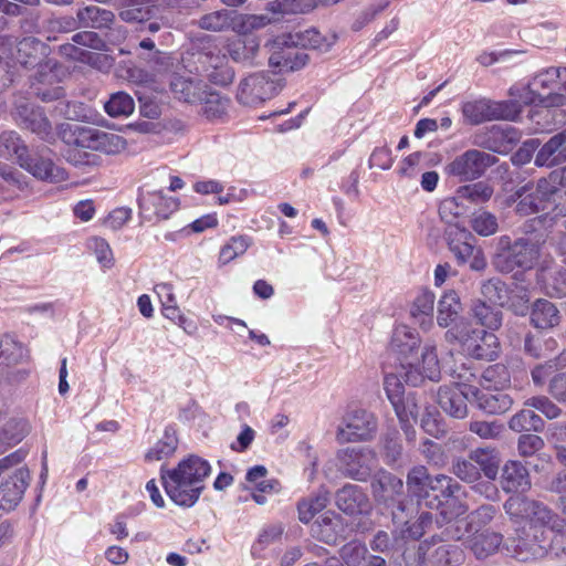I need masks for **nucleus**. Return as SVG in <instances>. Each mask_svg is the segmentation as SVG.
I'll return each instance as SVG.
<instances>
[{
    "label": "nucleus",
    "instance_id": "21",
    "mask_svg": "<svg viewBox=\"0 0 566 566\" xmlns=\"http://www.w3.org/2000/svg\"><path fill=\"white\" fill-rule=\"evenodd\" d=\"M537 282L551 295L566 296V268L552 259H543L536 271Z\"/></svg>",
    "mask_w": 566,
    "mask_h": 566
},
{
    "label": "nucleus",
    "instance_id": "7",
    "mask_svg": "<svg viewBox=\"0 0 566 566\" xmlns=\"http://www.w3.org/2000/svg\"><path fill=\"white\" fill-rule=\"evenodd\" d=\"M376 417L361 408L347 409L335 431L338 443L363 442L371 440L377 432Z\"/></svg>",
    "mask_w": 566,
    "mask_h": 566
},
{
    "label": "nucleus",
    "instance_id": "37",
    "mask_svg": "<svg viewBox=\"0 0 566 566\" xmlns=\"http://www.w3.org/2000/svg\"><path fill=\"white\" fill-rule=\"evenodd\" d=\"M464 353L476 359L493 360L497 356V338L494 334L484 329L478 332Z\"/></svg>",
    "mask_w": 566,
    "mask_h": 566
},
{
    "label": "nucleus",
    "instance_id": "62",
    "mask_svg": "<svg viewBox=\"0 0 566 566\" xmlns=\"http://www.w3.org/2000/svg\"><path fill=\"white\" fill-rule=\"evenodd\" d=\"M249 240L244 237L232 238L220 251V261L223 264L229 263L237 256L243 254L248 247Z\"/></svg>",
    "mask_w": 566,
    "mask_h": 566
},
{
    "label": "nucleus",
    "instance_id": "47",
    "mask_svg": "<svg viewBox=\"0 0 566 566\" xmlns=\"http://www.w3.org/2000/svg\"><path fill=\"white\" fill-rule=\"evenodd\" d=\"M201 104V112L208 119H216L221 117L228 108L229 101L222 97L219 93L208 91L206 88Z\"/></svg>",
    "mask_w": 566,
    "mask_h": 566
},
{
    "label": "nucleus",
    "instance_id": "31",
    "mask_svg": "<svg viewBox=\"0 0 566 566\" xmlns=\"http://www.w3.org/2000/svg\"><path fill=\"white\" fill-rule=\"evenodd\" d=\"M227 52L235 62H252L259 53L260 40L255 35L233 36L227 42Z\"/></svg>",
    "mask_w": 566,
    "mask_h": 566
},
{
    "label": "nucleus",
    "instance_id": "55",
    "mask_svg": "<svg viewBox=\"0 0 566 566\" xmlns=\"http://www.w3.org/2000/svg\"><path fill=\"white\" fill-rule=\"evenodd\" d=\"M524 406L539 411L549 420L557 419L563 413L562 408L547 396H533L524 401Z\"/></svg>",
    "mask_w": 566,
    "mask_h": 566
},
{
    "label": "nucleus",
    "instance_id": "45",
    "mask_svg": "<svg viewBox=\"0 0 566 566\" xmlns=\"http://www.w3.org/2000/svg\"><path fill=\"white\" fill-rule=\"evenodd\" d=\"M0 358L7 365H17L27 358V350L15 336L4 334L0 337Z\"/></svg>",
    "mask_w": 566,
    "mask_h": 566
},
{
    "label": "nucleus",
    "instance_id": "38",
    "mask_svg": "<svg viewBox=\"0 0 566 566\" xmlns=\"http://www.w3.org/2000/svg\"><path fill=\"white\" fill-rule=\"evenodd\" d=\"M531 321L537 328H552L560 322L559 311L554 303L537 300L532 307Z\"/></svg>",
    "mask_w": 566,
    "mask_h": 566
},
{
    "label": "nucleus",
    "instance_id": "16",
    "mask_svg": "<svg viewBox=\"0 0 566 566\" xmlns=\"http://www.w3.org/2000/svg\"><path fill=\"white\" fill-rule=\"evenodd\" d=\"M277 36L266 42L269 64L279 73L294 72L304 67L308 62V55L305 52L296 50L298 45L286 43L277 45Z\"/></svg>",
    "mask_w": 566,
    "mask_h": 566
},
{
    "label": "nucleus",
    "instance_id": "40",
    "mask_svg": "<svg viewBox=\"0 0 566 566\" xmlns=\"http://www.w3.org/2000/svg\"><path fill=\"white\" fill-rule=\"evenodd\" d=\"M447 328L448 329L444 334L446 340L450 344H459L463 352H465L470 346L472 343L471 340L479 336L478 332L480 331L473 326L469 318L464 317L460 318Z\"/></svg>",
    "mask_w": 566,
    "mask_h": 566
},
{
    "label": "nucleus",
    "instance_id": "46",
    "mask_svg": "<svg viewBox=\"0 0 566 566\" xmlns=\"http://www.w3.org/2000/svg\"><path fill=\"white\" fill-rule=\"evenodd\" d=\"M0 156H15L20 165L29 156L27 146L15 132H3L0 135Z\"/></svg>",
    "mask_w": 566,
    "mask_h": 566
},
{
    "label": "nucleus",
    "instance_id": "4",
    "mask_svg": "<svg viewBox=\"0 0 566 566\" xmlns=\"http://www.w3.org/2000/svg\"><path fill=\"white\" fill-rule=\"evenodd\" d=\"M27 454L24 449H18L0 459V478L9 474L0 483V509L4 511H12L19 505L30 484V471L23 465Z\"/></svg>",
    "mask_w": 566,
    "mask_h": 566
},
{
    "label": "nucleus",
    "instance_id": "17",
    "mask_svg": "<svg viewBox=\"0 0 566 566\" xmlns=\"http://www.w3.org/2000/svg\"><path fill=\"white\" fill-rule=\"evenodd\" d=\"M476 387L465 384L441 387L438 391L439 406L454 418H464L468 413L467 401H473Z\"/></svg>",
    "mask_w": 566,
    "mask_h": 566
},
{
    "label": "nucleus",
    "instance_id": "48",
    "mask_svg": "<svg viewBox=\"0 0 566 566\" xmlns=\"http://www.w3.org/2000/svg\"><path fill=\"white\" fill-rule=\"evenodd\" d=\"M135 109L133 97L125 92H116L105 103V112L111 117L129 116Z\"/></svg>",
    "mask_w": 566,
    "mask_h": 566
},
{
    "label": "nucleus",
    "instance_id": "63",
    "mask_svg": "<svg viewBox=\"0 0 566 566\" xmlns=\"http://www.w3.org/2000/svg\"><path fill=\"white\" fill-rule=\"evenodd\" d=\"M149 200L155 207L156 214L163 219H167L178 208L176 198L166 197L160 191L149 195Z\"/></svg>",
    "mask_w": 566,
    "mask_h": 566
},
{
    "label": "nucleus",
    "instance_id": "14",
    "mask_svg": "<svg viewBox=\"0 0 566 566\" xmlns=\"http://www.w3.org/2000/svg\"><path fill=\"white\" fill-rule=\"evenodd\" d=\"M428 488L436 493V507L441 509L444 520L450 521L467 512L468 507L454 497L459 484L451 476L438 474L429 480Z\"/></svg>",
    "mask_w": 566,
    "mask_h": 566
},
{
    "label": "nucleus",
    "instance_id": "3",
    "mask_svg": "<svg viewBox=\"0 0 566 566\" xmlns=\"http://www.w3.org/2000/svg\"><path fill=\"white\" fill-rule=\"evenodd\" d=\"M63 140L70 147L66 154L67 160L74 165H84L90 161L84 159L78 149H91L115 155L126 148V140L116 133L104 132L97 128L85 127L80 125L70 126L63 132Z\"/></svg>",
    "mask_w": 566,
    "mask_h": 566
},
{
    "label": "nucleus",
    "instance_id": "8",
    "mask_svg": "<svg viewBox=\"0 0 566 566\" xmlns=\"http://www.w3.org/2000/svg\"><path fill=\"white\" fill-rule=\"evenodd\" d=\"M565 170L553 171L547 178H542L537 181L536 186L526 193V187L523 192L518 193L520 201L516 206V211L521 216H528L537 213L547 208L549 199L557 193L558 186L565 184Z\"/></svg>",
    "mask_w": 566,
    "mask_h": 566
},
{
    "label": "nucleus",
    "instance_id": "2",
    "mask_svg": "<svg viewBox=\"0 0 566 566\" xmlns=\"http://www.w3.org/2000/svg\"><path fill=\"white\" fill-rule=\"evenodd\" d=\"M210 464L197 455H189L171 470H161V481L167 495L176 504L192 506L199 499Z\"/></svg>",
    "mask_w": 566,
    "mask_h": 566
},
{
    "label": "nucleus",
    "instance_id": "36",
    "mask_svg": "<svg viewBox=\"0 0 566 566\" xmlns=\"http://www.w3.org/2000/svg\"><path fill=\"white\" fill-rule=\"evenodd\" d=\"M76 18L78 27L92 29L111 28L115 21L112 11L93 4L78 9Z\"/></svg>",
    "mask_w": 566,
    "mask_h": 566
},
{
    "label": "nucleus",
    "instance_id": "56",
    "mask_svg": "<svg viewBox=\"0 0 566 566\" xmlns=\"http://www.w3.org/2000/svg\"><path fill=\"white\" fill-rule=\"evenodd\" d=\"M452 472L462 481L472 483L480 479L481 473L469 453L467 458H458L452 464Z\"/></svg>",
    "mask_w": 566,
    "mask_h": 566
},
{
    "label": "nucleus",
    "instance_id": "64",
    "mask_svg": "<svg viewBox=\"0 0 566 566\" xmlns=\"http://www.w3.org/2000/svg\"><path fill=\"white\" fill-rule=\"evenodd\" d=\"M366 553V546L359 542H349L340 548V557L348 566H358Z\"/></svg>",
    "mask_w": 566,
    "mask_h": 566
},
{
    "label": "nucleus",
    "instance_id": "18",
    "mask_svg": "<svg viewBox=\"0 0 566 566\" xmlns=\"http://www.w3.org/2000/svg\"><path fill=\"white\" fill-rule=\"evenodd\" d=\"M198 61L201 65V72L214 84L228 85L233 80V71L228 64L226 54L216 45L206 48L199 53Z\"/></svg>",
    "mask_w": 566,
    "mask_h": 566
},
{
    "label": "nucleus",
    "instance_id": "49",
    "mask_svg": "<svg viewBox=\"0 0 566 566\" xmlns=\"http://www.w3.org/2000/svg\"><path fill=\"white\" fill-rule=\"evenodd\" d=\"M327 503L328 496L326 493H319L302 500L297 506L300 521L308 523L317 513L326 507Z\"/></svg>",
    "mask_w": 566,
    "mask_h": 566
},
{
    "label": "nucleus",
    "instance_id": "12",
    "mask_svg": "<svg viewBox=\"0 0 566 566\" xmlns=\"http://www.w3.org/2000/svg\"><path fill=\"white\" fill-rule=\"evenodd\" d=\"M495 161L496 158L489 153L470 149L455 157L446 170L449 175L458 177L460 181H469L480 178Z\"/></svg>",
    "mask_w": 566,
    "mask_h": 566
},
{
    "label": "nucleus",
    "instance_id": "10",
    "mask_svg": "<svg viewBox=\"0 0 566 566\" xmlns=\"http://www.w3.org/2000/svg\"><path fill=\"white\" fill-rule=\"evenodd\" d=\"M283 85L279 77H272L264 72L254 73L240 82L237 98L243 105H259L274 97Z\"/></svg>",
    "mask_w": 566,
    "mask_h": 566
},
{
    "label": "nucleus",
    "instance_id": "43",
    "mask_svg": "<svg viewBox=\"0 0 566 566\" xmlns=\"http://www.w3.org/2000/svg\"><path fill=\"white\" fill-rule=\"evenodd\" d=\"M43 43L35 38H24L17 44L14 59L24 66L35 65L41 57Z\"/></svg>",
    "mask_w": 566,
    "mask_h": 566
},
{
    "label": "nucleus",
    "instance_id": "54",
    "mask_svg": "<svg viewBox=\"0 0 566 566\" xmlns=\"http://www.w3.org/2000/svg\"><path fill=\"white\" fill-rule=\"evenodd\" d=\"M455 192L454 197H448L440 202L439 216L448 224H455L458 219L465 212V207L460 202Z\"/></svg>",
    "mask_w": 566,
    "mask_h": 566
},
{
    "label": "nucleus",
    "instance_id": "24",
    "mask_svg": "<svg viewBox=\"0 0 566 566\" xmlns=\"http://www.w3.org/2000/svg\"><path fill=\"white\" fill-rule=\"evenodd\" d=\"M465 544L478 559H484L499 552L503 545V535L491 528H476L468 536Z\"/></svg>",
    "mask_w": 566,
    "mask_h": 566
},
{
    "label": "nucleus",
    "instance_id": "5",
    "mask_svg": "<svg viewBox=\"0 0 566 566\" xmlns=\"http://www.w3.org/2000/svg\"><path fill=\"white\" fill-rule=\"evenodd\" d=\"M541 258V243L530 238L512 240L502 235L496 243L493 265L502 273H510L515 269L527 271L538 263Z\"/></svg>",
    "mask_w": 566,
    "mask_h": 566
},
{
    "label": "nucleus",
    "instance_id": "30",
    "mask_svg": "<svg viewBox=\"0 0 566 566\" xmlns=\"http://www.w3.org/2000/svg\"><path fill=\"white\" fill-rule=\"evenodd\" d=\"M35 178L51 182L63 181L67 178L65 170L42 157L28 156L20 165Z\"/></svg>",
    "mask_w": 566,
    "mask_h": 566
},
{
    "label": "nucleus",
    "instance_id": "60",
    "mask_svg": "<svg viewBox=\"0 0 566 566\" xmlns=\"http://www.w3.org/2000/svg\"><path fill=\"white\" fill-rule=\"evenodd\" d=\"M268 470L264 465H255L251 468L247 473V481L253 484L258 492L269 493L277 485L276 481L265 480Z\"/></svg>",
    "mask_w": 566,
    "mask_h": 566
},
{
    "label": "nucleus",
    "instance_id": "19",
    "mask_svg": "<svg viewBox=\"0 0 566 566\" xmlns=\"http://www.w3.org/2000/svg\"><path fill=\"white\" fill-rule=\"evenodd\" d=\"M371 493L378 504L391 506L405 503L400 500L403 494V482L398 476L387 471H379L371 481Z\"/></svg>",
    "mask_w": 566,
    "mask_h": 566
},
{
    "label": "nucleus",
    "instance_id": "25",
    "mask_svg": "<svg viewBox=\"0 0 566 566\" xmlns=\"http://www.w3.org/2000/svg\"><path fill=\"white\" fill-rule=\"evenodd\" d=\"M311 531L312 535L318 541L326 544H336L339 538L345 537L347 525L344 524L339 515L327 512L312 525Z\"/></svg>",
    "mask_w": 566,
    "mask_h": 566
},
{
    "label": "nucleus",
    "instance_id": "33",
    "mask_svg": "<svg viewBox=\"0 0 566 566\" xmlns=\"http://www.w3.org/2000/svg\"><path fill=\"white\" fill-rule=\"evenodd\" d=\"M170 88L176 98L195 104L202 99L207 85L199 80L177 75L171 80Z\"/></svg>",
    "mask_w": 566,
    "mask_h": 566
},
{
    "label": "nucleus",
    "instance_id": "6",
    "mask_svg": "<svg viewBox=\"0 0 566 566\" xmlns=\"http://www.w3.org/2000/svg\"><path fill=\"white\" fill-rule=\"evenodd\" d=\"M560 67H548L537 73L527 85L510 88V96L520 105H541L551 107L546 99L558 90Z\"/></svg>",
    "mask_w": 566,
    "mask_h": 566
},
{
    "label": "nucleus",
    "instance_id": "51",
    "mask_svg": "<svg viewBox=\"0 0 566 566\" xmlns=\"http://www.w3.org/2000/svg\"><path fill=\"white\" fill-rule=\"evenodd\" d=\"M471 227L480 235L489 237L499 229L497 218L485 210L475 211L471 217Z\"/></svg>",
    "mask_w": 566,
    "mask_h": 566
},
{
    "label": "nucleus",
    "instance_id": "11",
    "mask_svg": "<svg viewBox=\"0 0 566 566\" xmlns=\"http://www.w3.org/2000/svg\"><path fill=\"white\" fill-rule=\"evenodd\" d=\"M339 471L349 479L367 481L376 467V453L369 448H345L336 454Z\"/></svg>",
    "mask_w": 566,
    "mask_h": 566
},
{
    "label": "nucleus",
    "instance_id": "39",
    "mask_svg": "<svg viewBox=\"0 0 566 566\" xmlns=\"http://www.w3.org/2000/svg\"><path fill=\"white\" fill-rule=\"evenodd\" d=\"M471 460L480 469V473L490 479L495 480L499 473V465L501 462L499 451L495 448H476L470 451Z\"/></svg>",
    "mask_w": 566,
    "mask_h": 566
},
{
    "label": "nucleus",
    "instance_id": "44",
    "mask_svg": "<svg viewBox=\"0 0 566 566\" xmlns=\"http://www.w3.org/2000/svg\"><path fill=\"white\" fill-rule=\"evenodd\" d=\"M509 428L515 432H542L545 428V422L533 410L522 409L511 417Z\"/></svg>",
    "mask_w": 566,
    "mask_h": 566
},
{
    "label": "nucleus",
    "instance_id": "52",
    "mask_svg": "<svg viewBox=\"0 0 566 566\" xmlns=\"http://www.w3.org/2000/svg\"><path fill=\"white\" fill-rule=\"evenodd\" d=\"M457 193L458 198H461V200L479 203L488 201L493 193V189L484 182H476L461 186L457 190Z\"/></svg>",
    "mask_w": 566,
    "mask_h": 566
},
{
    "label": "nucleus",
    "instance_id": "53",
    "mask_svg": "<svg viewBox=\"0 0 566 566\" xmlns=\"http://www.w3.org/2000/svg\"><path fill=\"white\" fill-rule=\"evenodd\" d=\"M482 301L493 305H502L506 298L505 284L499 279H490L481 285Z\"/></svg>",
    "mask_w": 566,
    "mask_h": 566
},
{
    "label": "nucleus",
    "instance_id": "1",
    "mask_svg": "<svg viewBox=\"0 0 566 566\" xmlns=\"http://www.w3.org/2000/svg\"><path fill=\"white\" fill-rule=\"evenodd\" d=\"M512 518L528 521V531L513 538L506 549L520 562L542 559L553 552L566 555V520L541 502L523 496H511L504 503Z\"/></svg>",
    "mask_w": 566,
    "mask_h": 566
},
{
    "label": "nucleus",
    "instance_id": "28",
    "mask_svg": "<svg viewBox=\"0 0 566 566\" xmlns=\"http://www.w3.org/2000/svg\"><path fill=\"white\" fill-rule=\"evenodd\" d=\"M463 305L460 295L454 290L446 291L437 302V324L447 328L459 321Z\"/></svg>",
    "mask_w": 566,
    "mask_h": 566
},
{
    "label": "nucleus",
    "instance_id": "34",
    "mask_svg": "<svg viewBox=\"0 0 566 566\" xmlns=\"http://www.w3.org/2000/svg\"><path fill=\"white\" fill-rule=\"evenodd\" d=\"M416 509L410 503H399V506L391 512L392 522L401 528L403 537L417 539L424 534L422 526L419 525L418 520H413Z\"/></svg>",
    "mask_w": 566,
    "mask_h": 566
},
{
    "label": "nucleus",
    "instance_id": "23",
    "mask_svg": "<svg viewBox=\"0 0 566 566\" xmlns=\"http://www.w3.org/2000/svg\"><path fill=\"white\" fill-rule=\"evenodd\" d=\"M13 117L19 126L30 129L42 138H48L52 133L51 123L44 113L25 102L15 105Z\"/></svg>",
    "mask_w": 566,
    "mask_h": 566
},
{
    "label": "nucleus",
    "instance_id": "22",
    "mask_svg": "<svg viewBox=\"0 0 566 566\" xmlns=\"http://www.w3.org/2000/svg\"><path fill=\"white\" fill-rule=\"evenodd\" d=\"M420 336L415 329L406 325H398L392 332L388 349L399 359L401 365L412 358L420 348Z\"/></svg>",
    "mask_w": 566,
    "mask_h": 566
},
{
    "label": "nucleus",
    "instance_id": "15",
    "mask_svg": "<svg viewBox=\"0 0 566 566\" xmlns=\"http://www.w3.org/2000/svg\"><path fill=\"white\" fill-rule=\"evenodd\" d=\"M338 35L334 31L322 33L316 28L298 30L277 35V45L292 43L303 49H311L319 53H326L335 45Z\"/></svg>",
    "mask_w": 566,
    "mask_h": 566
},
{
    "label": "nucleus",
    "instance_id": "20",
    "mask_svg": "<svg viewBox=\"0 0 566 566\" xmlns=\"http://www.w3.org/2000/svg\"><path fill=\"white\" fill-rule=\"evenodd\" d=\"M337 507L347 515H367L373 505L368 495L355 484H346L336 493Z\"/></svg>",
    "mask_w": 566,
    "mask_h": 566
},
{
    "label": "nucleus",
    "instance_id": "57",
    "mask_svg": "<svg viewBox=\"0 0 566 566\" xmlns=\"http://www.w3.org/2000/svg\"><path fill=\"white\" fill-rule=\"evenodd\" d=\"M402 374L403 371L401 364L396 373L388 374L385 377V390L392 406L400 401L405 394V387L402 382V380L405 381V379Z\"/></svg>",
    "mask_w": 566,
    "mask_h": 566
},
{
    "label": "nucleus",
    "instance_id": "29",
    "mask_svg": "<svg viewBox=\"0 0 566 566\" xmlns=\"http://www.w3.org/2000/svg\"><path fill=\"white\" fill-rule=\"evenodd\" d=\"M462 115L470 125L497 119L501 116L499 104L486 98L469 101L462 105Z\"/></svg>",
    "mask_w": 566,
    "mask_h": 566
},
{
    "label": "nucleus",
    "instance_id": "58",
    "mask_svg": "<svg viewBox=\"0 0 566 566\" xmlns=\"http://www.w3.org/2000/svg\"><path fill=\"white\" fill-rule=\"evenodd\" d=\"M198 25L207 31L220 32L230 27V15L227 10H220L202 15Z\"/></svg>",
    "mask_w": 566,
    "mask_h": 566
},
{
    "label": "nucleus",
    "instance_id": "59",
    "mask_svg": "<svg viewBox=\"0 0 566 566\" xmlns=\"http://www.w3.org/2000/svg\"><path fill=\"white\" fill-rule=\"evenodd\" d=\"M469 430L481 439L494 440L502 434L504 427L499 421L475 420L470 422Z\"/></svg>",
    "mask_w": 566,
    "mask_h": 566
},
{
    "label": "nucleus",
    "instance_id": "41",
    "mask_svg": "<svg viewBox=\"0 0 566 566\" xmlns=\"http://www.w3.org/2000/svg\"><path fill=\"white\" fill-rule=\"evenodd\" d=\"M436 295L429 290L420 291L409 306L410 316L419 323L431 321L434 311Z\"/></svg>",
    "mask_w": 566,
    "mask_h": 566
},
{
    "label": "nucleus",
    "instance_id": "27",
    "mask_svg": "<svg viewBox=\"0 0 566 566\" xmlns=\"http://www.w3.org/2000/svg\"><path fill=\"white\" fill-rule=\"evenodd\" d=\"M500 484L506 493L525 492L531 488L528 471L521 462L509 461L502 469Z\"/></svg>",
    "mask_w": 566,
    "mask_h": 566
},
{
    "label": "nucleus",
    "instance_id": "9",
    "mask_svg": "<svg viewBox=\"0 0 566 566\" xmlns=\"http://www.w3.org/2000/svg\"><path fill=\"white\" fill-rule=\"evenodd\" d=\"M402 371L405 382L411 386H418L424 379L438 381L441 370L436 345L427 343L420 355L417 352L408 363H402Z\"/></svg>",
    "mask_w": 566,
    "mask_h": 566
},
{
    "label": "nucleus",
    "instance_id": "32",
    "mask_svg": "<svg viewBox=\"0 0 566 566\" xmlns=\"http://www.w3.org/2000/svg\"><path fill=\"white\" fill-rule=\"evenodd\" d=\"M479 409L490 415L504 413L513 405L512 398L503 391L480 390L476 388V395L473 396Z\"/></svg>",
    "mask_w": 566,
    "mask_h": 566
},
{
    "label": "nucleus",
    "instance_id": "35",
    "mask_svg": "<svg viewBox=\"0 0 566 566\" xmlns=\"http://www.w3.org/2000/svg\"><path fill=\"white\" fill-rule=\"evenodd\" d=\"M30 424L24 419H10L0 427V454L20 443L30 432Z\"/></svg>",
    "mask_w": 566,
    "mask_h": 566
},
{
    "label": "nucleus",
    "instance_id": "42",
    "mask_svg": "<svg viewBox=\"0 0 566 566\" xmlns=\"http://www.w3.org/2000/svg\"><path fill=\"white\" fill-rule=\"evenodd\" d=\"M472 314L482 326L489 329H497L502 325V312L497 305L478 300L472 305Z\"/></svg>",
    "mask_w": 566,
    "mask_h": 566
},
{
    "label": "nucleus",
    "instance_id": "26",
    "mask_svg": "<svg viewBox=\"0 0 566 566\" xmlns=\"http://www.w3.org/2000/svg\"><path fill=\"white\" fill-rule=\"evenodd\" d=\"M566 161V128L554 135L537 151L535 165L553 167Z\"/></svg>",
    "mask_w": 566,
    "mask_h": 566
},
{
    "label": "nucleus",
    "instance_id": "61",
    "mask_svg": "<svg viewBox=\"0 0 566 566\" xmlns=\"http://www.w3.org/2000/svg\"><path fill=\"white\" fill-rule=\"evenodd\" d=\"M177 448V440L174 436L166 434L164 440L158 441L145 455L149 462L160 461L171 455Z\"/></svg>",
    "mask_w": 566,
    "mask_h": 566
},
{
    "label": "nucleus",
    "instance_id": "13",
    "mask_svg": "<svg viewBox=\"0 0 566 566\" xmlns=\"http://www.w3.org/2000/svg\"><path fill=\"white\" fill-rule=\"evenodd\" d=\"M419 559L422 566H459L464 554L458 545L432 537L420 544Z\"/></svg>",
    "mask_w": 566,
    "mask_h": 566
},
{
    "label": "nucleus",
    "instance_id": "50",
    "mask_svg": "<svg viewBox=\"0 0 566 566\" xmlns=\"http://www.w3.org/2000/svg\"><path fill=\"white\" fill-rule=\"evenodd\" d=\"M394 409L399 420L406 426L410 420L417 421L420 416L421 406L415 395L408 394L394 405Z\"/></svg>",
    "mask_w": 566,
    "mask_h": 566
}]
</instances>
